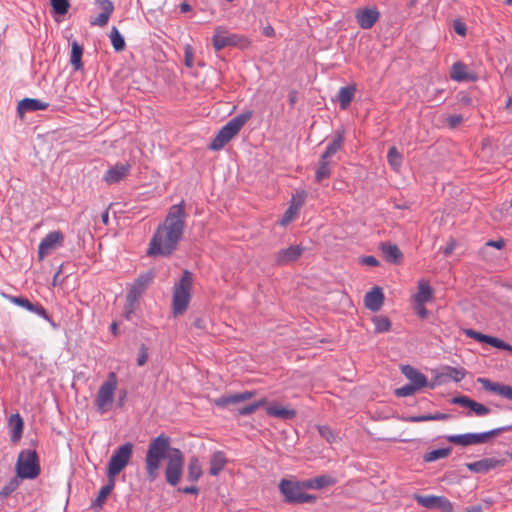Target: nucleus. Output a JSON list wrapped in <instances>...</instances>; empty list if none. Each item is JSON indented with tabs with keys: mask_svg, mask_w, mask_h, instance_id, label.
<instances>
[{
	"mask_svg": "<svg viewBox=\"0 0 512 512\" xmlns=\"http://www.w3.org/2000/svg\"><path fill=\"white\" fill-rule=\"evenodd\" d=\"M454 30L457 34L464 36L466 34V26L460 21L454 22Z\"/></svg>",
	"mask_w": 512,
	"mask_h": 512,
	"instance_id": "obj_62",
	"label": "nucleus"
},
{
	"mask_svg": "<svg viewBox=\"0 0 512 512\" xmlns=\"http://www.w3.org/2000/svg\"><path fill=\"white\" fill-rule=\"evenodd\" d=\"M266 414L274 418L290 420L296 416V411L294 409L283 407L279 404H272L266 407Z\"/></svg>",
	"mask_w": 512,
	"mask_h": 512,
	"instance_id": "obj_25",
	"label": "nucleus"
},
{
	"mask_svg": "<svg viewBox=\"0 0 512 512\" xmlns=\"http://www.w3.org/2000/svg\"><path fill=\"white\" fill-rule=\"evenodd\" d=\"M462 122H463V117L461 115H452L446 119V124L450 127L459 126L462 124Z\"/></svg>",
	"mask_w": 512,
	"mask_h": 512,
	"instance_id": "obj_58",
	"label": "nucleus"
},
{
	"mask_svg": "<svg viewBox=\"0 0 512 512\" xmlns=\"http://www.w3.org/2000/svg\"><path fill=\"white\" fill-rule=\"evenodd\" d=\"M9 425L12 429L11 440L17 442L23 433L24 422L22 417L19 414H12L9 417Z\"/></svg>",
	"mask_w": 512,
	"mask_h": 512,
	"instance_id": "obj_33",
	"label": "nucleus"
},
{
	"mask_svg": "<svg viewBox=\"0 0 512 512\" xmlns=\"http://www.w3.org/2000/svg\"><path fill=\"white\" fill-rule=\"evenodd\" d=\"M452 452V448L451 447H447V448H441V449H436V450H432L430 452H427L424 454L423 456V460L425 462H434L438 459H442V458H446L448 457Z\"/></svg>",
	"mask_w": 512,
	"mask_h": 512,
	"instance_id": "obj_37",
	"label": "nucleus"
},
{
	"mask_svg": "<svg viewBox=\"0 0 512 512\" xmlns=\"http://www.w3.org/2000/svg\"><path fill=\"white\" fill-rule=\"evenodd\" d=\"M132 453L133 444L130 442L121 445L114 451L107 466L108 478L115 479V476L128 465L132 457Z\"/></svg>",
	"mask_w": 512,
	"mask_h": 512,
	"instance_id": "obj_8",
	"label": "nucleus"
},
{
	"mask_svg": "<svg viewBox=\"0 0 512 512\" xmlns=\"http://www.w3.org/2000/svg\"><path fill=\"white\" fill-rule=\"evenodd\" d=\"M419 389L412 384H406L400 388H397L395 390V394L398 397H407L413 395L415 392H417Z\"/></svg>",
	"mask_w": 512,
	"mask_h": 512,
	"instance_id": "obj_48",
	"label": "nucleus"
},
{
	"mask_svg": "<svg viewBox=\"0 0 512 512\" xmlns=\"http://www.w3.org/2000/svg\"><path fill=\"white\" fill-rule=\"evenodd\" d=\"M110 15L99 13L97 17L90 21L91 25L103 27L109 21Z\"/></svg>",
	"mask_w": 512,
	"mask_h": 512,
	"instance_id": "obj_57",
	"label": "nucleus"
},
{
	"mask_svg": "<svg viewBox=\"0 0 512 512\" xmlns=\"http://www.w3.org/2000/svg\"><path fill=\"white\" fill-rule=\"evenodd\" d=\"M330 174H331V172H330L329 163H328L327 159H323L321 157V159L319 161V166L317 168L316 175H315L316 182H321L322 180L329 178Z\"/></svg>",
	"mask_w": 512,
	"mask_h": 512,
	"instance_id": "obj_42",
	"label": "nucleus"
},
{
	"mask_svg": "<svg viewBox=\"0 0 512 512\" xmlns=\"http://www.w3.org/2000/svg\"><path fill=\"white\" fill-rule=\"evenodd\" d=\"M344 136L342 133H337L331 143L327 146L325 152L322 154L323 159H328L334 155L342 147Z\"/></svg>",
	"mask_w": 512,
	"mask_h": 512,
	"instance_id": "obj_35",
	"label": "nucleus"
},
{
	"mask_svg": "<svg viewBox=\"0 0 512 512\" xmlns=\"http://www.w3.org/2000/svg\"><path fill=\"white\" fill-rule=\"evenodd\" d=\"M184 63L188 68L193 67L194 51L190 44H186L184 47Z\"/></svg>",
	"mask_w": 512,
	"mask_h": 512,
	"instance_id": "obj_51",
	"label": "nucleus"
},
{
	"mask_svg": "<svg viewBox=\"0 0 512 512\" xmlns=\"http://www.w3.org/2000/svg\"><path fill=\"white\" fill-rule=\"evenodd\" d=\"M193 275L185 270L178 283L175 284L173 293V313L175 316L183 314L190 302Z\"/></svg>",
	"mask_w": 512,
	"mask_h": 512,
	"instance_id": "obj_3",
	"label": "nucleus"
},
{
	"mask_svg": "<svg viewBox=\"0 0 512 512\" xmlns=\"http://www.w3.org/2000/svg\"><path fill=\"white\" fill-rule=\"evenodd\" d=\"M416 500L421 506L428 509L439 508L442 510L450 508V501L441 496H417Z\"/></svg>",
	"mask_w": 512,
	"mask_h": 512,
	"instance_id": "obj_21",
	"label": "nucleus"
},
{
	"mask_svg": "<svg viewBox=\"0 0 512 512\" xmlns=\"http://www.w3.org/2000/svg\"><path fill=\"white\" fill-rule=\"evenodd\" d=\"M361 263L367 266L375 267L379 265V261L374 256H365L361 258Z\"/></svg>",
	"mask_w": 512,
	"mask_h": 512,
	"instance_id": "obj_60",
	"label": "nucleus"
},
{
	"mask_svg": "<svg viewBox=\"0 0 512 512\" xmlns=\"http://www.w3.org/2000/svg\"><path fill=\"white\" fill-rule=\"evenodd\" d=\"M49 107V103L40 99L25 98L22 99L17 106V112L20 117H23L27 112H35L45 110Z\"/></svg>",
	"mask_w": 512,
	"mask_h": 512,
	"instance_id": "obj_19",
	"label": "nucleus"
},
{
	"mask_svg": "<svg viewBox=\"0 0 512 512\" xmlns=\"http://www.w3.org/2000/svg\"><path fill=\"white\" fill-rule=\"evenodd\" d=\"M318 431L321 437H323L327 442L333 443L336 440V436L330 427L319 426Z\"/></svg>",
	"mask_w": 512,
	"mask_h": 512,
	"instance_id": "obj_50",
	"label": "nucleus"
},
{
	"mask_svg": "<svg viewBox=\"0 0 512 512\" xmlns=\"http://www.w3.org/2000/svg\"><path fill=\"white\" fill-rule=\"evenodd\" d=\"M239 130H219L216 137L211 141L208 148L213 151L221 150L228 142H230Z\"/></svg>",
	"mask_w": 512,
	"mask_h": 512,
	"instance_id": "obj_23",
	"label": "nucleus"
},
{
	"mask_svg": "<svg viewBox=\"0 0 512 512\" xmlns=\"http://www.w3.org/2000/svg\"><path fill=\"white\" fill-rule=\"evenodd\" d=\"M184 466V455L178 448H172L167 455L165 478L169 485L176 486L181 479Z\"/></svg>",
	"mask_w": 512,
	"mask_h": 512,
	"instance_id": "obj_9",
	"label": "nucleus"
},
{
	"mask_svg": "<svg viewBox=\"0 0 512 512\" xmlns=\"http://www.w3.org/2000/svg\"><path fill=\"white\" fill-rule=\"evenodd\" d=\"M109 37H110L112 46L116 51L120 52V51L124 50V48H125L124 38L122 37V35L120 34L119 30L116 27H112Z\"/></svg>",
	"mask_w": 512,
	"mask_h": 512,
	"instance_id": "obj_41",
	"label": "nucleus"
},
{
	"mask_svg": "<svg viewBox=\"0 0 512 512\" xmlns=\"http://www.w3.org/2000/svg\"><path fill=\"white\" fill-rule=\"evenodd\" d=\"M97 3L100 6L101 12L103 14L110 15L112 14L114 10V5L110 0H98Z\"/></svg>",
	"mask_w": 512,
	"mask_h": 512,
	"instance_id": "obj_54",
	"label": "nucleus"
},
{
	"mask_svg": "<svg viewBox=\"0 0 512 512\" xmlns=\"http://www.w3.org/2000/svg\"><path fill=\"white\" fill-rule=\"evenodd\" d=\"M170 438L164 434L152 439L145 458V468L150 481H154L159 474L161 461L171 452Z\"/></svg>",
	"mask_w": 512,
	"mask_h": 512,
	"instance_id": "obj_2",
	"label": "nucleus"
},
{
	"mask_svg": "<svg viewBox=\"0 0 512 512\" xmlns=\"http://www.w3.org/2000/svg\"><path fill=\"white\" fill-rule=\"evenodd\" d=\"M226 463L227 459L222 451L213 453L210 458V475L217 476L224 469Z\"/></svg>",
	"mask_w": 512,
	"mask_h": 512,
	"instance_id": "obj_30",
	"label": "nucleus"
},
{
	"mask_svg": "<svg viewBox=\"0 0 512 512\" xmlns=\"http://www.w3.org/2000/svg\"><path fill=\"white\" fill-rule=\"evenodd\" d=\"M267 400L266 398H262L257 402H254L252 404L246 405L240 409H238V414L241 416H247L252 413H254L256 410H258L260 407L264 406L266 404Z\"/></svg>",
	"mask_w": 512,
	"mask_h": 512,
	"instance_id": "obj_45",
	"label": "nucleus"
},
{
	"mask_svg": "<svg viewBox=\"0 0 512 512\" xmlns=\"http://www.w3.org/2000/svg\"><path fill=\"white\" fill-rule=\"evenodd\" d=\"M450 76L453 80L458 82L474 81L476 79L473 74L468 71L467 66L461 62H456L452 65Z\"/></svg>",
	"mask_w": 512,
	"mask_h": 512,
	"instance_id": "obj_28",
	"label": "nucleus"
},
{
	"mask_svg": "<svg viewBox=\"0 0 512 512\" xmlns=\"http://www.w3.org/2000/svg\"><path fill=\"white\" fill-rule=\"evenodd\" d=\"M381 251L385 259L390 263L398 264L403 258L400 249L395 244L383 243L381 244Z\"/></svg>",
	"mask_w": 512,
	"mask_h": 512,
	"instance_id": "obj_29",
	"label": "nucleus"
},
{
	"mask_svg": "<svg viewBox=\"0 0 512 512\" xmlns=\"http://www.w3.org/2000/svg\"><path fill=\"white\" fill-rule=\"evenodd\" d=\"M114 486H115V479L108 478V483L100 489L97 498L93 501L92 508H95V509L102 508V506L106 502L108 496L112 492Z\"/></svg>",
	"mask_w": 512,
	"mask_h": 512,
	"instance_id": "obj_32",
	"label": "nucleus"
},
{
	"mask_svg": "<svg viewBox=\"0 0 512 512\" xmlns=\"http://www.w3.org/2000/svg\"><path fill=\"white\" fill-rule=\"evenodd\" d=\"M477 382L482 385L484 390L500 395L508 400H512V386L493 382L482 377L478 378Z\"/></svg>",
	"mask_w": 512,
	"mask_h": 512,
	"instance_id": "obj_14",
	"label": "nucleus"
},
{
	"mask_svg": "<svg viewBox=\"0 0 512 512\" xmlns=\"http://www.w3.org/2000/svg\"><path fill=\"white\" fill-rule=\"evenodd\" d=\"M335 483V479L329 475H320L315 478L307 479L302 481V486L306 489L319 490Z\"/></svg>",
	"mask_w": 512,
	"mask_h": 512,
	"instance_id": "obj_27",
	"label": "nucleus"
},
{
	"mask_svg": "<svg viewBox=\"0 0 512 512\" xmlns=\"http://www.w3.org/2000/svg\"><path fill=\"white\" fill-rule=\"evenodd\" d=\"M279 490L284 496V501L289 504L314 503L316 496L307 494L302 486V481L282 479L279 483Z\"/></svg>",
	"mask_w": 512,
	"mask_h": 512,
	"instance_id": "obj_4",
	"label": "nucleus"
},
{
	"mask_svg": "<svg viewBox=\"0 0 512 512\" xmlns=\"http://www.w3.org/2000/svg\"><path fill=\"white\" fill-rule=\"evenodd\" d=\"M148 348L145 344H141L138 351L137 364L144 366L148 360Z\"/></svg>",
	"mask_w": 512,
	"mask_h": 512,
	"instance_id": "obj_53",
	"label": "nucleus"
},
{
	"mask_svg": "<svg viewBox=\"0 0 512 512\" xmlns=\"http://www.w3.org/2000/svg\"><path fill=\"white\" fill-rule=\"evenodd\" d=\"M41 472L39 457L35 450H23L16 462V473L21 479H35Z\"/></svg>",
	"mask_w": 512,
	"mask_h": 512,
	"instance_id": "obj_5",
	"label": "nucleus"
},
{
	"mask_svg": "<svg viewBox=\"0 0 512 512\" xmlns=\"http://www.w3.org/2000/svg\"><path fill=\"white\" fill-rule=\"evenodd\" d=\"M506 464L505 459H496V458H484L479 461H475L472 463H467L466 467L474 473H487L488 471L495 469L499 466H504Z\"/></svg>",
	"mask_w": 512,
	"mask_h": 512,
	"instance_id": "obj_13",
	"label": "nucleus"
},
{
	"mask_svg": "<svg viewBox=\"0 0 512 512\" xmlns=\"http://www.w3.org/2000/svg\"><path fill=\"white\" fill-rule=\"evenodd\" d=\"M377 333L387 332L391 328V321L383 315L374 316L372 319Z\"/></svg>",
	"mask_w": 512,
	"mask_h": 512,
	"instance_id": "obj_40",
	"label": "nucleus"
},
{
	"mask_svg": "<svg viewBox=\"0 0 512 512\" xmlns=\"http://www.w3.org/2000/svg\"><path fill=\"white\" fill-rule=\"evenodd\" d=\"M488 344L491 345L492 347L512 353V345L500 340L499 338L490 336L489 340H488Z\"/></svg>",
	"mask_w": 512,
	"mask_h": 512,
	"instance_id": "obj_47",
	"label": "nucleus"
},
{
	"mask_svg": "<svg viewBox=\"0 0 512 512\" xmlns=\"http://www.w3.org/2000/svg\"><path fill=\"white\" fill-rule=\"evenodd\" d=\"M505 245V242L504 240L500 239V240H490L486 243V246H490V247H494L496 249H502Z\"/></svg>",
	"mask_w": 512,
	"mask_h": 512,
	"instance_id": "obj_63",
	"label": "nucleus"
},
{
	"mask_svg": "<svg viewBox=\"0 0 512 512\" xmlns=\"http://www.w3.org/2000/svg\"><path fill=\"white\" fill-rule=\"evenodd\" d=\"M512 429V426L499 427L482 433H466L459 435H449L447 441L462 447L477 445L488 442L492 437L500 435L502 432Z\"/></svg>",
	"mask_w": 512,
	"mask_h": 512,
	"instance_id": "obj_6",
	"label": "nucleus"
},
{
	"mask_svg": "<svg viewBox=\"0 0 512 512\" xmlns=\"http://www.w3.org/2000/svg\"><path fill=\"white\" fill-rule=\"evenodd\" d=\"M229 33L221 26L216 27L212 37V44L216 51H220L228 46Z\"/></svg>",
	"mask_w": 512,
	"mask_h": 512,
	"instance_id": "obj_31",
	"label": "nucleus"
},
{
	"mask_svg": "<svg viewBox=\"0 0 512 512\" xmlns=\"http://www.w3.org/2000/svg\"><path fill=\"white\" fill-rule=\"evenodd\" d=\"M474 400L470 399L468 396H456L452 398L451 402L453 404L460 405L462 407L471 408V404Z\"/></svg>",
	"mask_w": 512,
	"mask_h": 512,
	"instance_id": "obj_56",
	"label": "nucleus"
},
{
	"mask_svg": "<svg viewBox=\"0 0 512 512\" xmlns=\"http://www.w3.org/2000/svg\"><path fill=\"white\" fill-rule=\"evenodd\" d=\"M17 485H18L17 480L11 481L9 483V485H7L6 487L3 488L0 495H4V496L9 495L12 491H14L16 489Z\"/></svg>",
	"mask_w": 512,
	"mask_h": 512,
	"instance_id": "obj_61",
	"label": "nucleus"
},
{
	"mask_svg": "<svg viewBox=\"0 0 512 512\" xmlns=\"http://www.w3.org/2000/svg\"><path fill=\"white\" fill-rule=\"evenodd\" d=\"M389 165L395 170L398 171L402 164V156L398 152L396 147H391L388 151L387 155Z\"/></svg>",
	"mask_w": 512,
	"mask_h": 512,
	"instance_id": "obj_43",
	"label": "nucleus"
},
{
	"mask_svg": "<svg viewBox=\"0 0 512 512\" xmlns=\"http://www.w3.org/2000/svg\"><path fill=\"white\" fill-rule=\"evenodd\" d=\"M297 213V210L294 209V205L291 204L289 208L286 210V212L283 215V218L280 220V225L285 226L287 225L293 218L294 215Z\"/></svg>",
	"mask_w": 512,
	"mask_h": 512,
	"instance_id": "obj_55",
	"label": "nucleus"
},
{
	"mask_svg": "<svg viewBox=\"0 0 512 512\" xmlns=\"http://www.w3.org/2000/svg\"><path fill=\"white\" fill-rule=\"evenodd\" d=\"M364 303L366 308L373 312H377L381 309L384 303V294L379 286L373 287L364 297Z\"/></svg>",
	"mask_w": 512,
	"mask_h": 512,
	"instance_id": "obj_17",
	"label": "nucleus"
},
{
	"mask_svg": "<svg viewBox=\"0 0 512 512\" xmlns=\"http://www.w3.org/2000/svg\"><path fill=\"white\" fill-rule=\"evenodd\" d=\"M466 376V370L464 368H456L446 366L442 369L441 373L437 375L439 382H447L449 380L460 382Z\"/></svg>",
	"mask_w": 512,
	"mask_h": 512,
	"instance_id": "obj_24",
	"label": "nucleus"
},
{
	"mask_svg": "<svg viewBox=\"0 0 512 512\" xmlns=\"http://www.w3.org/2000/svg\"><path fill=\"white\" fill-rule=\"evenodd\" d=\"M64 235L61 231H52L48 233L41 241L38 247V257L44 259L51 251L63 245Z\"/></svg>",
	"mask_w": 512,
	"mask_h": 512,
	"instance_id": "obj_10",
	"label": "nucleus"
},
{
	"mask_svg": "<svg viewBox=\"0 0 512 512\" xmlns=\"http://www.w3.org/2000/svg\"><path fill=\"white\" fill-rule=\"evenodd\" d=\"M455 246H456V243L454 240H451L447 245L446 247L443 249V253L446 255V256H449L452 254V252L454 251L455 249Z\"/></svg>",
	"mask_w": 512,
	"mask_h": 512,
	"instance_id": "obj_64",
	"label": "nucleus"
},
{
	"mask_svg": "<svg viewBox=\"0 0 512 512\" xmlns=\"http://www.w3.org/2000/svg\"><path fill=\"white\" fill-rule=\"evenodd\" d=\"M408 422H426L431 421V414L421 416H409L405 419Z\"/></svg>",
	"mask_w": 512,
	"mask_h": 512,
	"instance_id": "obj_59",
	"label": "nucleus"
},
{
	"mask_svg": "<svg viewBox=\"0 0 512 512\" xmlns=\"http://www.w3.org/2000/svg\"><path fill=\"white\" fill-rule=\"evenodd\" d=\"M228 46H238L240 48H247L250 45L248 38L238 34L229 33Z\"/></svg>",
	"mask_w": 512,
	"mask_h": 512,
	"instance_id": "obj_44",
	"label": "nucleus"
},
{
	"mask_svg": "<svg viewBox=\"0 0 512 512\" xmlns=\"http://www.w3.org/2000/svg\"><path fill=\"white\" fill-rule=\"evenodd\" d=\"M252 113L245 111L227 122L222 128H242L251 118Z\"/></svg>",
	"mask_w": 512,
	"mask_h": 512,
	"instance_id": "obj_39",
	"label": "nucleus"
},
{
	"mask_svg": "<svg viewBox=\"0 0 512 512\" xmlns=\"http://www.w3.org/2000/svg\"><path fill=\"white\" fill-rule=\"evenodd\" d=\"M465 335L471 339H474L478 342H481V343H487L488 344V340H489V335H486V334H483V333H480L478 331H475L473 329H466L465 330Z\"/></svg>",
	"mask_w": 512,
	"mask_h": 512,
	"instance_id": "obj_49",
	"label": "nucleus"
},
{
	"mask_svg": "<svg viewBox=\"0 0 512 512\" xmlns=\"http://www.w3.org/2000/svg\"><path fill=\"white\" fill-rule=\"evenodd\" d=\"M401 371L405 377L410 380V384L417 387L419 390L428 385L427 377L414 367L410 365H404L401 367Z\"/></svg>",
	"mask_w": 512,
	"mask_h": 512,
	"instance_id": "obj_20",
	"label": "nucleus"
},
{
	"mask_svg": "<svg viewBox=\"0 0 512 512\" xmlns=\"http://www.w3.org/2000/svg\"><path fill=\"white\" fill-rule=\"evenodd\" d=\"M355 86L341 87L336 98L341 109H347L355 96Z\"/></svg>",
	"mask_w": 512,
	"mask_h": 512,
	"instance_id": "obj_34",
	"label": "nucleus"
},
{
	"mask_svg": "<svg viewBox=\"0 0 512 512\" xmlns=\"http://www.w3.org/2000/svg\"><path fill=\"white\" fill-rule=\"evenodd\" d=\"M153 278L154 274L151 271L140 275L130 287L126 297L127 302L130 304H135L146 290L148 285L152 282Z\"/></svg>",
	"mask_w": 512,
	"mask_h": 512,
	"instance_id": "obj_11",
	"label": "nucleus"
},
{
	"mask_svg": "<svg viewBox=\"0 0 512 512\" xmlns=\"http://www.w3.org/2000/svg\"><path fill=\"white\" fill-rule=\"evenodd\" d=\"M433 295V290L424 279L418 282V292L414 296V302L416 306H422L427 303Z\"/></svg>",
	"mask_w": 512,
	"mask_h": 512,
	"instance_id": "obj_26",
	"label": "nucleus"
},
{
	"mask_svg": "<svg viewBox=\"0 0 512 512\" xmlns=\"http://www.w3.org/2000/svg\"><path fill=\"white\" fill-rule=\"evenodd\" d=\"M82 54H83L82 47L76 41H74L72 43L70 62L76 70H79L82 68V60H81Z\"/></svg>",
	"mask_w": 512,
	"mask_h": 512,
	"instance_id": "obj_38",
	"label": "nucleus"
},
{
	"mask_svg": "<svg viewBox=\"0 0 512 512\" xmlns=\"http://www.w3.org/2000/svg\"><path fill=\"white\" fill-rule=\"evenodd\" d=\"M470 410L477 416H485L490 413V409L488 407L476 401H473Z\"/></svg>",
	"mask_w": 512,
	"mask_h": 512,
	"instance_id": "obj_52",
	"label": "nucleus"
},
{
	"mask_svg": "<svg viewBox=\"0 0 512 512\" xmlns=\"http://www.w3.org/2000/svg\"><path fill=\"white\" fill-rule=\"evenodd\" d=\"M116 388V374L114 372H110L108 374L107 380L100 386L94 400V405L100 414H104L110 409L114 401Z\"/></svg>",
	"mask_w": 512,
	"mask_h": 512,
	"instance_id": "obj_7",
	"label": "nucleus"
},
{
	"mask_svg": "<svg viewBox=\"0 0 512 512\" xmlns=\"http://www.w3.org/2000/svg\"><path fill=\"white\" fill-rule=\"evenodd\" d=\"M184 202L173 205L164 220L156 229L147 250V255L169 256L176 250L185 229Z\"/></svg>",
	"mask_w": 512,
	"mask_h": 512,
	"instance_id": "obj_1",
	"label": "nucleus"
},
{
	"mask_svg": "<svg viewBox=\"0 0 512 512\" xmlns=\"http://www.w3.org/2000/svg\"><path fill=\"white\" fill-rule=\"evenodd\" d=\"M51 5L56 14L64 15L70 7L69 0H51Z\"/></svg>",
	"mask_w": 512,
	"mask_h": 512,
	"instance_id": "obj_46",
	"label": "nucleus"
},
{
	"mask_svg": "<svg viewBox=\"0 0 512 512\" xmlns=\"http://www.w3.org/2000/svg\"><path fill=\"white\" fill-rule=\"evenodd\" d=\"M129 164H117L111 167L105 174L104 180L108 184H115L123 180L129 173Z\"/></svg>",
	"mask_w": 512,
	"mask_h": 512,
	"instance_id": "obj_22",
	"label": "nucleus"
},
{
	"mask_svg": "<svg viewBox=\"0 0 512 512\" xmlns=\"http://www.w3.org/2000/svg\"><path fill=\"white\" fill-rule=\"evenodd\" d=\"M202 475V468L196 457H191L188 464V479L196 482Z\"/></svg>",
	"mask_w": 512,
	"mask_h": 512,
	"instance_id": "obj_36",
	"label": "nucleus"
},
{
	"mask_svg": "<svg viewBox=\"0 0 512 512\" xmlns=\"http://www.w3.org/2000/svg\"><path fill=\"white\" fill-rule=\"evenodd\" d=\"M304 248L299 245H293L282 249L277 253L275 263L278 266L286 265L297 260L303 253Z\"/></svg>",
	"mask_w": 512,
	"mask_h": 512,
	"instance_id": "obj_16",
	"label": "nucleus"
},
{
	"mask_svg": "<svg viewBox=\"0 0 512 512\" xmlns=\"http://www.w3.org/2000/svg\"><path fill=\"white\" fill-rule=\"evenodd\" d=\"M355 18L362 29H370L378 21L379 11L376 8L359 9Z\"/></svg>",
	"mask_w": 512,
	"mask_h": 512,
	"instance_id": "obj_15",
	"label": "nucleus"
},
{
	"mask_svg": "<svg viewBox=\"0 0 512 512\" xmlns=\"http://www.w3.org/2000/svg\"><path fill=\"white\" fill-rule=\"evenodd\" d=\"M8 299L15 305L25 308L26 310L35 313L45 319L46 321L53 323L51 317L47 313L46 309L39 303H33L27 298L19 296H9Z\"/></svg>",
	"mask_w": 512,
	"mask_h": 512,
	"instance_id": "obj_12",
	"label": "nucleus"
},
{
	"mask_svg": "<svg viewBox=\"0 0 512 512\" xmlns=\"http://www.w3.org/2000/svg\"><path fill=\"white\" fill-rule=\"evenodd\" d=\"M256 392L254 391H245L241 393H236L232 395H223L217 399L214 400V404L218 407L224 408L229 405L237 404L240 402H244L246 400L251 399L254 397Z\"/></svg>",
	"mask_w": 512,
	"mask_h": 512,
	"instance_id": "obj_18",
	"label": "nucleus"
}]
</instances>
